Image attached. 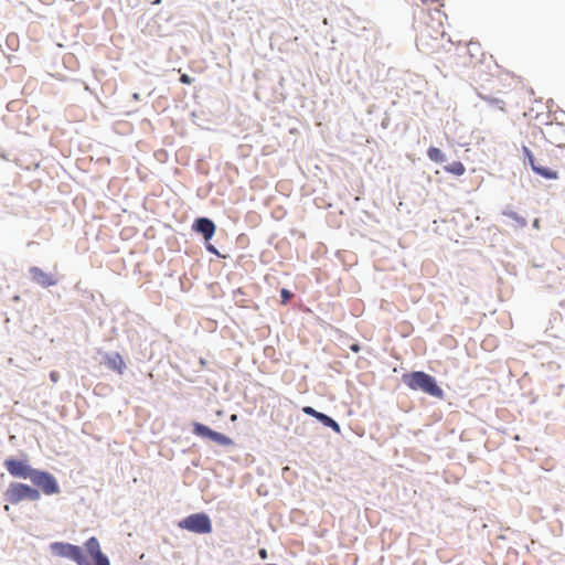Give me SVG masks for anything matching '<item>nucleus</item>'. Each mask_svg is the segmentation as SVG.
I'll return each mask as SVG.
<instances>
[{"label":"nucleus","instance_id":"f257e3e1","mask_svg":"<svg viewBox=\"0 0 565 565\" xmlns=\"http://www.w3.org/2000/svg\"><path fill=\"white\" fill-rule=\"evenodd\" d=\"M85 551L72 543L53 542L50 551L53 555L71 559L77 565H110V561L100 550L98 540L95 536L85 542Z\"/></svg>","mask_w":565,"mask_h":565},{"label":"nucleus","instance_id":"f03ea898","mask_svg":"<svg viewBox=\"0 0 565 565\" xmlns=\"http://www.w3.org/2000/svg\"><path fill=\"white\" fill-rule=\"evenodd\" d=\"M402 382L413 391H422L436 398H444V391L436 379L424 371H412L402 375Z\"/></svg>","mask_w":565,"mask_h":565},{"label":"nucleus","instance_id":"7ed1b4c3","mask_svg":"<svg viewBox=\"0 0 565 565\" xmlns=\"http://www.w3.org/2000/svg\"><path fill=\"white\" fill-rule=\"evenodd\" d=\"M3 499L8 503L17 505L22 501H39L41 499V493L39 489L30 484L23 482H11L3 492Z\"/></svg>","mask_w":565,"mask_h":565},{"label":"nucleus","instance_id":"20e7f679","mask_svg":"<svg viewBox=\"0 0 565 565\" xmlns=\"http://www.w3.org/2000/svg\"><path fill=\"white\" fill-rule=\"evenodd\" d=\"M178 526L195 534H210L212 521L205 512L192 513L179 521Z\"/></svg>","mask_w":565,"mask_h":565},{"label":"nucleus","instance_id":"39448f33","mask_svg":"<svg viewBox=\"0 0 565 565\" xmlns=\"http://www.w3.org/2000/svg\"><path fill=\"white\" fill-rule=\"evenodd\" d=\"M30 481L34 488L39 489L40 493L43 492L45 495L58 494L61 492L56 478L46 470L36 469Z\"/></svg>","mask_w":565,"mask_h":565},{"label":"nucleus","instance_id":"423d86ee","mask_svg":"<svg viewBox=\"0 0 565 565\" xmlns=\"http://www.w3.org/2000/svg\"><path fill=\"white\" fill-rule=\"evenodd\" d=\"M3 467L9 475L17 479H29L31 480L36 468H33L26 458L18 459L14 457H8L3 461Z\"/></svg>","mask_w":565,"mask_h":565},{"label":"nucleus","instance_id":"0eeeda50","mask_svg":"<svg viewBox=\"0 0 565 565\" xmlns=\"http://www.w3.org/2000/svg\"><path fill=\"white\" fill-rule=\"evenodd\" d=\"M192 433L202 439L211 440V441H213L220 446H223V447H228V446L234 445L233 439L230 438L228 436H226L222 433H218L216 430H213L207 425L199 423V422L192 423Z\"/></svg>","mask_w":565,"mask_h":565},{"label":"nucleus","instance_id":"6e6552de","mask_svg":"<svg viewBox=\"0 0 565 565\" xmlns=\"http://www.w3.org/2000/svg\"><path fill=\"white\" fill-rule=\"evenodd\" d=\"M28 274L30 280L42 288H50L58 284V278L55 274L45 273L38 266H31L28 269Z\"/></svg>","mask_w":565,"mask_h":565},{"label":"nucleus","instance_id":"1a4fd4ad","mask_svg":"<svg viewBox=\"0 0 565 565\" xmlns=\"http://www.w3.org/2000/svg\"><path fill=\"white\" fill-rule=\"evenodd\" d=\"M192 231L203 237L204 241H211L215 235L216 225L206 216L196 217L192 223Z\"/></svg>","mask_w":565,"mask_h":565},{"label":"nucleus","instance_id":"9d476101","mask_svg":"<svg viewBox=\"0 0 565 565\" xmlns=\"http://www.w3.org/2000/svg\"><path fill=\"white\" fill-rule=\"evenodd\" d=\"M104 364L107 366V369L115 371L118 374H122L127 367L122 356L118 352L105 353Z\"/></svg>","mask_w":565,"mask_h":565},{"label":"nucleus","instance_id":"9b49d317","mask_svg":"<svg viewBox=\"0 0 565 565\" xmlns=\"http://www.w3.org/2000/svg\"><path fill=\"white\" fill-rule=\"evenodd\" d=\"M316 419L321 423L324 427L331 428L334 433L340 434L341 427L337 420H334L331 416L319 412L316 416Z\"/></svg>","mask_w":565,"mask_h":565},{"label":"nucleus","instance_id":"f8f14e48","mask_svg":"<svg viewBox=\"0 0 565 565\" xmlns=\"http://www.w3.org/2000/svg\"><path fill=\"white\" fill-rule=\"evenodd\" d=\"M532 171L535 174H537V175H540V177H542V178H544L546 180H556V179H558V172L557 171L552 170V169H550L547 167H543L539 162L535 166H533Z\"/></svg>","mask_w":565,"mask_h":565},{"label":"nucleus","instance_id":"ddd939ff","mask_svg":"<svg viewBox=\"0 0 565 565\" xmlns=\"http://www.w3.org/2000/svg\"><path fill=\"white\" fill-rule=\"evenodd\" d=\"M427 157L435 163H444L447 161L446 154L437 147H429L427 150Z\"/></svg>","mask_w":565,"mask_h":565},{"label":"nucleus","instance_id":"4468645a","mask_svg":"<svg viewBox=\"0 0 565 565\" xmlns=\"http://www.w3.org/2000/svg\"><path fill=\"white\" fill-rule=\"evenodd\" d=\"M444 170L454 175L460 177L466 172V168L461 161H454L444 166Z\"/></svg>","mask_w":565,"mask_h":565},{"label":"nucleus","instance_id":"2eb2a0df","mask_svg":"<svg viewBox=\"0 0 565 565\" xmlns=\"http://www.w3.org/2000/svg\"><path fill=\"white\" fill-rule=\"evenodd\" d=\"M502 214H503V215H505V216H508V217H510V218H512V220H514V221L518 223L519 227H525V226H526V224H527V223H526V220H525L523 216L519 215V214H518L516 212H514V211H511V210H504V211L502 212Z\"/></svg>","mask_w":565,"mask_h":565},{"label":"nucleus","instance_id":"dca6fc26","mask_svg":"<svg viewBox=\"0 0 565 565\" xmlns=\"http://www.w3.org/2000/svg\"><path fill=\"white\" fill-rule=\"evenodd\" d=\"M522 152L524 156V163L529 164L532 169L533 166H535L537 163V160L535 159L533 152L526 146L522 147Z\"/></svg>","mask_w":565,"mask_h":565},{"label":"nucleus","instance_id":"f3484780","mask_svg":"<svg viewBox=\"0 0 565 565\" xmlns=\"http://www.w3.org/2000/svg\"><path fill=\"white\" fill-rule=\"evenodd\" d=\"M292 297H294V292L290 291L289 289H287V288L280 289V298H281L282 305H287Z\"/></svg>","mask_w":565,"mask_h":565},{"label":"nucleus","instance_id":"a211bd4d","mask_svg":"<svg viewBox=\"0 0 565 565\" xmlns=\"http://www.w3.org/2000/svg\"><path fill=\"white\" fill-rule=\"evenodd\" d=\"M204 246H205V249H206L209 253H211V254H213V255H216V256H217V257H220V258H224V257H225L223 254H221V253L218 252V249H217L213 244H211V243H210V241H207V242L205 241Z\"/></svg>","mask_w":565,"mask_h":565},{"label":"nucleus","instance_id":"6ab92c4d","mask_svg":"<svg viewBox=\"0 0 565 565\" xmlns=\"http://www.w3.org/2000/svg\"><path fill=\"white\" fill-rule=\"evenodd\" d=\"M301 411H302V413H303V414H306V415H308V416H310V417H313V418H316V416H317V415H318V413H319V412H318L317 409H315L312 406H303Z\"/></svg>","mask_w":565,"mask_h":565},{"label":"nucleus","instance_id":"aec40b11","mask_svg":"<svg viewBox=\"0 0 565 565\" xmlns=\"http://www.w3.org/2000/svg\"><path fill=\"white\" fill-rule=\"evenodd\" d=\"M180 82L185 85H190L193 82V78L188 74H182L180 76Z\"/></svg>","mask_w":565,"mask_h":565},{"label":"nucleus","instance_id":"412c9836","mask_svg":"<svg viewBox=\"0 0 565 565\" xmlns=\"http://www.w3.org/2000/svg\"><path fill=\"white\" fill-rule=\"evenodd\" d=\"M350 350H351L352 352L358 353V352L361 350L360 344H358V343H353V344H351V345H350Z\"/></svg>","mask_w":565,"mask_h":565},{"label":"nucleus","instance_id":"4be33fe9","mask_svg":"<svg viewBox=\"0 0 565 565\" xmlns=\"http://www.w3.org/2000/svg\"><path fill=\"white\" fill-rule=\"evenodd\" d=\"M50 377H51V380H52L53 382H56V381H57V379H58V374H57V372H55V371L51 372V373H50Z\"/></svg>","mask_w":565,"mask_h":565},{"label":"nucleus","instance_id":"5701e85b","mask_svg":"<svg viewBox=\"0 0 565 565\" xmlns=\"http://www.w3.org/2000/svg\"><path fill=\"white\" fill-rule=\"evenodd\" d=\"M132 98L136 100L140 99V95L138 93H134Z\"/></svg>","mask_w":565,"mask_h":565},{"label":"nucleus","instance_id":"b1692460","mask_svg":"<svg viewBox=\"0 0 565 565\" xmlns=\"http://www.w3.org/2000/svg\"><path fill=\"white\" fill-rule=\"evenodd\" d=\"M259 554H260L262 557H266V555H267L265 550H260Z\"/></svg>","mask_w":565,"mask_h":565},{"label":"nucleus","instance_id":"393cba45","mask_svg":"<svg viewBox=\"0 0 565 565\" xmlns=\"http://www.w3.org/2000/svg\"><path fill=\"white\" fill-rule=\"evenodd\" d=\"M236 419H237V415H236V414H233V415L231 416V420H232V422H234V420H236Z\"/></svg>","mask_w":565,"mask_h":565},{"label":"nucleus","instance_id":"a878e982","mask_svg":"<svg viewBox=\"0 0 565 565\" xmlns=\"http://www.w3.org/2000/svg\"><path fill=\"white\" fill-rule=\"evenodd\" d=\"M159 3H161V0H154V1L152 2V4H159Z\"/></svg>","mask_w":565,"mask_h":565},{"label":"nucleus","instance_id":"bb28decb","mask_svg":"<svg viewBox=\"0 0 565 565\" xmlns=\"http://www.w3.org/2000/svg\"><path fill=\"white\" fill-rule=\"evenodd\" d=\"M533 225H534V226H537V225H539V220H535V221L533 222Z\"/></svg>","mask_w":565,"mask_h":565}]
</instances>
